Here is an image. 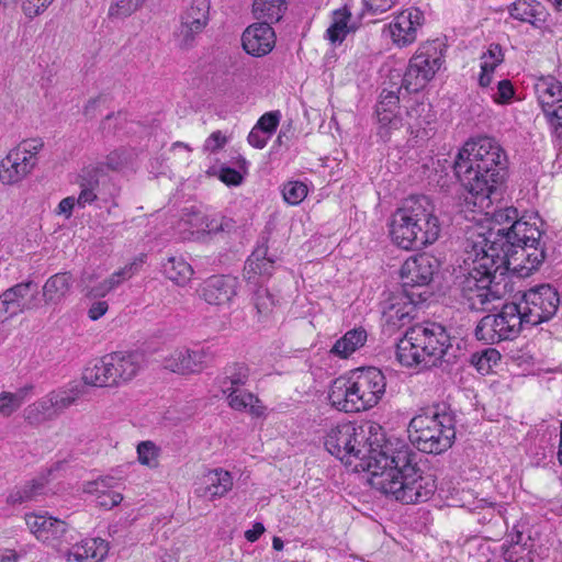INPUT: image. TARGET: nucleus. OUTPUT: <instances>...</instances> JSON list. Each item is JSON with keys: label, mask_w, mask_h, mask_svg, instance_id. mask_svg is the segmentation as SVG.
Instances as JSON below:
<instances>
[{"label": "nucleus", "mask_w": 562, "mask_h": 562, "mask_svg": "<svg viewBox=\"0 0 562 562\" xmlns=\"http://www.w3.org/2000/svg\"><path fill=\"white\" fill-rule=\"evenodd\" d=\"M143 256L133 261L130 265H126L125 267L121 268L120 270L113 272L105 281H108L109 288L114 290L117 288L123 281L131 279L135 271L137 270V267L143 263Z\"/></svg>", "instance_id": "obj_49"}, {"label": "nucleus", "mask_w": 562, "mask_h": 562, "mask_svg": "<svg viewBox=\"0 0 562 562\" xmlns=\"http://www.w3.org/2000/svg\"><path fill=\"white\" fill-rule=\"evenodd\" d=\"M125 160L123 153L114 150L106 156L104 162H99L98 165H102L103 168L106 167L110 170L116 171L124 166Z\"/></svg>", "instance_id": "obj_63"}, {"label": "nucleus", "mask_w": 562, "mask_h": 562, "mask_svg": "<svg viewBox=\"0 0 562 562\" xmlns=\"http://www.w3.org/2000/svg\"><path fill=\"white\" fill-rule=\"evenodd\" d=\"M428 112L429 110L425 103H415L407 109L404 125L407 126L411 134L417 136L420 130L430 124Z\"/></svg>", "instance_id": "obj_40"}, {"label": "nucleus", "mask_w": 562, "mask_h": 562, "mask_svg": "<svg viewBox=\"0 0 562 562\" xmlns=\"http://www.w3.org/2000/svg\"><path fill=\"white\" fill-rule=\"evenodd\" d=\"M164 274L178 285H184L193 274L192 267L182 258L171 256L162 262Z\"/></svg>", "instance_id": "obj_35"}, {"label": "nucleus", "mask_w": 562, "mask_h": 562, "mask_svg": "<svg viewBox=\"0 0 562 562\" xmlns=\"http://www.w3.org/2000/svg\"><path fill=\"white\" fill-rule=\"evenodd\" d=\"M48 480L46 476L35 477L21 486L14 487L8 495L7 502L11 505H20L25 502L36 501L46 493Z\"/></svg>", "instance_id": "obj_31"}, {"label": "nucleus", "mask_w": 562, "mask_h": 562, "mask_svg": "<svg viewBox=\"0 0 562 562\" xmlns=\"http://www.w3.org/2000/svg\"><path fill=\"white\" fill-rule=\"evenodd\" d=\"M52 2L53 0H23L22 9L25 15L33 18L43 12Z\"/></svg>", "instance_id": "obj_58"}, {"label": "nucleus", "mask_w": 562, "mask_h": 562, "mask_svg": "<svg viewBox=\"0 0 562 562\" xmlns=\"http://www.w3.org/2000/svg\"><path fill=\"white\" fill-rule=\"evenodd\" d=\"M493 221L495 226L485 232H470L465 245L472 247V241L485 239L487 245L484 250L488 255L506 257L513 265V271L528 276L538 269L546 259L542 232L539 227L519 220L515 207L495 211Z\"/></svg>", "instance_id": "obj_1"}, {"label": "nucleus", "mask_w": 562, "mask_h": 562, "mask_svg": "<svg viewBox=\"0 0 562 562\" xmlns=\"http://www.w3.org/2000/svg\"><path fill=\"white\" fill-rule=\"evenodd\" d=\"M407 431L409 441L419 451L440 454L454 442V413L446 404L434 405L414 416Z\"/></svg>", "instance_id": "obj_8"}, {"label": "nucleus", "mask_w": 562, "mask_h": 562, "mask_svg": "<svg viewBox=\"0 0 562 562\" xmlns=\"http://www.w3.org/2000/svg\"><path fill=\"white\" fill-rule=\"evenodd\" d=\"M123 501V495L117 492H108L105 494H100L97 497V503L100 507L105 509H111L114 506H117Z\"/></svg>", "instance_id": "obj_60"}, {"label": "nucleus", "mask_w": 562, "mask_h": 562, "mask_svg": "<svg viewBox=\"0 0 562 562\" xmlns=\"http://www.w3.org/2000/svg\"><path fill=\"white\" fill-rule=\"evenodd\" d=\"M367 337V331L362 327L352 328L336 340L330 349V353L346 359L366 344Z\"/></svg>", "instance_id": "obj_33"}, {"label": "nucleus", "mask_w": 562, "mask_h": 562, "mask_svg": "<svg viewBox=\"0 0 562 562\" xmlns=\"http://www.w3.org/2000/svg\"><path fill=\"white\" fill-rule=\"evenodd\" d=\"M527 327L519 304L515 302L503 305L498 314L485 315L476 325L475 337L487 345L512 340Z\"/></svg>", "instance_id": "obj_10"}, {"label": "nucleus", "mask_w": 562, "mask_h": 562, "mask_svg": "<svg viewBox=\"0 0 562 562\" xmlns=\"http://www.w3.org/2000/svg\"><path fill=\"white\" fill-rule=\"evenodd\" d=\"M441 224L426 195H412L393 213L390 222L392 241L405 250L420 249L438 240Z\"/></svg>", "instance_id": "obj_6"}, {"label": "nucleus", "mask_w": 562, "mask_h": 562, "mask_svg": "<svg viewBox=\"0 0 562 562\" xmlns=\"http://www.w3.org/2000/svg\"><path fill=\"white\" fill-rule=\"evenodd\" d=\"M191 373L200 372L206 368L215 358V352L211 347H200L189 349Z\"/></svg>", "instance_id": "obj_46"}, {"label": "nucleus", "mask_w": 562, "mask_h": 562, "mask_svg": "<svg viewBox=\"0 0 562 562\" xmlns=\"http://www.w3.org/2000/svg\"><path fill=\"white\" fill-rule=\"evenodd\" d=\"M244 50L255 57L269 54L276 46L274 37H241Z\"/></svg>", "instance_id": "obj_44"}, {"label": "nucleus", "mask_w": 562, "mask_h": 562, "mask_svg": "<svg viewBox=\"0 0 562 562\" xmlns=\"http://www.w3.org/2000/svg\"><path fill=\"white\" fill-rule=\"evenodd\" d=\"M81 394L82 390L79 385L67 390L53 391L44 400L26 408V418L33 422V415L35 413L46 414L49 409H53L55 414H59L75 404Z\"/></svg>", "instance_id": "obj_20"}, {"label": "nucleus", "mask_w": 562, "mask_h": 562, "mask_svg": "<svg viewBox=\"0 0 562 562\" xmlns=\"http://www.w3.org/2000/svg\"><path fill=\"white\" fill-rule=\"evenodd\" d=\"M453 170L474 198L475 205L488 207L502 199L507 158L494 138L483 136L467 142L458 153Z\"/></svg>", "instance_id": "obj_2"}, {"label": "nucleus", "mask_w": 562, "mask_h": 562, "mask_svg": "<svg viewBox=\"0 0 562 562\" xmlns=\"http://www.w3.org/2000/svg\"><path fill=\"white\" fill-rule=\"evenodd\" d=\"M403 87H396L395 90H387L386 88H383L379 101L375 105V111H383L386 110H400V97L398 93Z\"/></svg>", "instance_id": "obj_50"}, {"label": "nucleus", "mask_w": 562, "mask_h": 562, "mask_svg": "<svg viewBox=\"0 0 562 562\" xmlns=\"http://www.w3.org/2000/svg\"><path fill=\"white\" fill-rule=\"evenodd\" d=\"M509 12L514 19L528 22L541 32H559L558 23L549 18L546 8L536 0H517L512 4Z\"/></svg>", "instance_id": "obj_19"}, {"label": "nucleus", "mask_w": 562, "mask_h": 562, "mask_svg": "<svg viewBox=\"0 0 562 562\" xmlns=\"http://www.w3.org/2000/svg\"><path fill=\"white\" fill-rule=\"evenodd\" d=\"M187 216V222L190 223L192 227H195L198 232L206 234L231 232L235 227V222L224 216L209 217L199 211H192V213Z\"/></svg>", "instance_id": "obj_32"}, {"label": "nucleus", "mask_w": 562, "mask_h": 562, "mask_svg": "<svg viewBox=\"0 0 562 562\" xmlns=\"http://www.w3.org/2000/svg\"><path fill=\"white\" fill-rule=\"evenodd\" d=\"M74 283L71 272H58L49 277L43 285L42 297L46 305H58L69 294Z\"/></svg>", "instance_id": "obj_26"}, {"label": "nucleus", "mask_w": 562, "mask_h": 562, "mask_svg": "<svg viewBox=\"0 0 562 562\" xmlns=\"http://www.w3.org/2000/svg\"><path fill=\"white\" fill-rule=\"evenodd\" d=\"M22 393L2 392L0 394V414L8 417L18 411L23 404Z\"/></svg>", "instance_id": "obj_51"}, {"label": "nucleus", "mask_w": 562, "mask_h": 562, "mask_svg": "<svg viewBox=\"0 0 562 562\" xmlns=\"http://www.w3.org/2000/svg\"><path fill=\"white\" fill-rule=\"evenodd\" d=\"M76 200L77 205L81 209H85L87 205H90L99 200L106 201V199H104L103 196H99L98 192H92V190L85 187H80V193Z\"/></svg>", "instance_id": "obj_61"}, {"label": "nucleus", "mask_w": 562, "mask_h": 562, "mask_svg": "<svg viewBox=\"0 0 562 562\" xmlns=\"http://www.w3.org/2000/svg\"><path fill=\"white\" fill-rule=\"evenodd\" d=\"M280 122V112L271 111L265 113L256 123L254 127L260 130L262 133L268 134V137H271L276 132Z\"/></svg>", "instance_id": "obj_54"}, {"label": "nucleus", "mask_w": 562, "mask_h": 562, "mask_svg": "<svg viewBox=\"0 0 562 562\" xmlns=\"http://www.w3.org/2000/svg\"><path fill=\"white\" fill-rule=\"evenodd\" d=\"M307 186L301 181H289L283 184L282 195L290 205L300 204L307 195Z\"/></svg>", "instance_id": "obj_47"}, {"label": "nucleus", "mask_w": 562, "mask_h": 562, "mask_svg": "<svg viewBox=\"0 0 562 562\" xmlns=\"http://www.w3.org/2000/svg\"><path fill=\"white\" fill-rule=\"evenodd\" d=\"M451 347L446 327L425 322L409 327L396 345V358L406 367H437Z\"/></svg>", "instance_id": "obj_7"}, {"label": "nucleus", "mask_w": 562, "mask_h": 562, "mask_svg": "<svg viewBox=\"0 0 562 562\" xmlns=\"http://www.w3.org/2000/svg\"><path fill=\"white\" fill-rule=\"evenodd\" d=\"M326 450L341 462L355 467L357 471L373 474L378 460L389 450L381 427L376 425H358L340 423L331 426L325 437Z\"/></svg>", "instance_id": "obj_5"}, {"label": "nucleus", "mask_w": 562, "mask_h": 562, "mask_svg": "<svg viewBox=\"0 0 562 562\" xmlns=\"http://www.w3.org/2000/svg\"><path fill=\"white\" fill-rule=\"evenodd\" d=\"M224 395L226 396L228 406L235 411L247 412L255 417L265 415L266 407L251 392L243 389H224Z\"/></svg>", "instance_id": "obj_28"}, {"label": "nucleus", "mask_w": 562, "mask_h": 562, "mask_svg": "<svg viewBox=\"0 0 562 562\" xmlns=\"http://www.w3.org/2000/svg\"><path fill=\"white\" fill-rule=\"evenodd\" d=\"M108 543L99 538L75 544L67 553V562H99L108 554Z\"/></svg>", "instance_id": "obj_27"}, {"label": "nucleus", "mask_w": 562, "mask_h": 562, "mask_svg": "<svg viewBox=\"0 0 562 562\" xmlns=\"http://www.w3.org/2000/svg\"><path fill=\"white\" fill-rule=\"evenodd\" d=\"M103 177L102 165L89 166L82 169L78 183L79 187L88 188L92 192H98L99 196H102L100 186Z\"/></svg>", "instance_id": "obj_45"}, {"label": "nucleus", "mask_w": 562, "mask_h": 562, "mask_svg": "<svg viewBox=\"0 0 562 562\" xmlns=\"http://www.w3.org/2000/svg\"><path fill=\"white\" fill-rule=\"evenodd\" d=\"M239 281L231 274H217L207 278L200 286V296L211 305L229 304L237 295Z\"/></svg>", "instance_id": "obj_18"}, {"label": "nucleus", "mask_w": 562, "mask_h": 562, "mask_svg": "<svg viewBox=\"0 0 562 562\" xmlns=\"http://www.w3.org/2000/svg\"><path fill=\"white\" fill-rule=\"evenodd\" d=\"M358 29V21L352 19L349 8L345 5L333 12L331 24L325 35H348L356 33Z\"/></svg>", "instance_id": "obj_36"}, {"label": "nucleus", "mask_w": 562, "mask_h": 562, "mask_svg": "<svg viewBox=\"0 0 562 562\" xmlns=\"http://www.w3.org/2000/svg\"><path fill=\"white\" fill-rule=\"evenodd\" d=\"M160 449L153 441H142L137 446L138 461L149 468L158 465Z\"/></svg>", "instance_id": "obj_48"}, {"label": "nucleus", "mask_w": 562, "mask_h": 562, "mask_svg": "<svg viewBox=\"0 0 562 562\" xmlns=\"http://www.w3.org/2000/svg\"><path fill=\"white\" fill-rule=\"evenodd\" d=\"M27 311V306L19 304L5 290L0 294V313L8 317H14Z\"/></svg>", "instance_id": "obj_52"}, {"label": "nucleus", "mask_w": 562, "mask_h": 562, "mask_svg": "<svg viewBox=\"0 0 562 562\" xmlns=\"http://www.w3.org/2000/svg\"><path fill=\"white\" fill-rule=\"evenodd\" d=\"M191 367L188 348H177L164 358V368L175 373H191Z\"/></svg>", "instance_id": "obj_41"}, {"label": "nucleus", "mask_w": 562, "mask_h": 562, "mask_svg": "<svg viewBox=\"0 0 562 562\" xmlns=\"http://www.w3.org/2000/svg\"><path fill=\"white\" fill-rule=\"evenodd\" d=\"M412 300L407 292L398 290L391 292L382 303V317L390 330H396L411 323L419 304Z\"/></svg>", "instance_id": "obj_14"}, {"label": "nucleus", "mask_w": 562, "mask_h": 562, "mask_svg": "<svg viewBox=\"0 0 562 562\" xmlns=\"http://www.w3.org/2000/svg\"><path fill=\"white\" fill-rule=\"evenodd\" d=\"M485 239L464 247L463 272L457 277V286L464 305L472 311H488L492 304L507 293L508 272L513 265L506 257L488 255Z\"/></svg>", "instance_id": "obj_3"}, {"label": "nucleus", "mask_w": 562, "mask_h": 562, "mask_svg": "<svg viewBox=\"0 0 562 562\" xmlns=\"http://www.w3.org/2000/svg\"><path fill=\"white\" fill-rule=\"evenodd\" d=\"M285 9V0H255L252 12L256 19H263V21L250 24L241 35H276L271 24L282 18Z\"/></svg>", "instance_id": "obj_17"}, {"label": "nucleus", "mask_w": 562, "mask_h": 562, "mask_svg": "<svg viewBox=\"0 0 562 562\" xmlns=\"http://www.w3.org/2000/svg\"><path fill=\"white\" fill-rule=\"evenodd\" d=\"M349 379H350V384H351V387L350 389V393L355 395L356 397V401L355 403H357V406L359 412H364V411H368L371 407V401L368 400L367 395L364 393H362V389L359 386V384L357 383L356 379L353 378V375L351 374V372L348 374Z\"/></svg>", "instance_id": "obj_57"}, {"label": "nucleus", "mask_w": 562, "mask_h": 562, "mask_svg": "<svg viewBox=\"0 0 562 562\" xmlns=\"http://www.w3.org/2000/svg\"><path fill=\"white\" fill-rule=\"evenodd\" d=\"M378 121V135L383 142H387L394 131L404 126V119L400 110L375 111Z\"/></svg>", "instance_id": "obj_38"}, {"label": "nucleus", "mask_w": 562, "mask_h": 562, "mask_svg": "<svg viewBox=\"0 0 562 562\" xmlns=\"http://www.w3.org/2000/svg\"><path fill=\"white\" fill-rule=\"evenodd\" d=\"M255 289L251 293V305L254 306L259 322L267 321L271 317L276 306L277 300L268 288L262 284L254 285Z\"/></svg>", "instance_id": "obj_34"}, {"label": "nucleus", "mask_w": 562, "mask_h": 562, "mask_svg": "<svg viewBox=\"0 0 562 562\" xmlns=\"http://www.w3.org/2000/svg\"><path fill=\"white\" fill-rule=\"evenodd\" d=\"M351 384L348 375H341L336 378L328 391V401L330 405L345 413H359L357 403H355L356 397L350 393Z\"/></svg>", "instance_id": "obj_25"}, {"label": "nucleus", "mask_w": 562, "mask_h": 562, "mask_svg": "<svg viewBox=\"0 0 562 562\" xmlns=\"http://www.w3.org/2000/svg\"><path fill=\"white\" fill-rule=\"evenodd\" d=\"M376 462L370 484L397 502L424 503L437 490L435 475L420 468L418 453L406 446L393 449L390 445Z\"/></svg>", "instance_id": "obj_4"}, {"label": "nucleus", "mask_w": 562, "mask_h": 562, "mask_svg": "<svg viewBox=\"0 0 562 562\" xmlns=\"http://www.w3.org/2000/svg\"><path fill=\"white\" fill-rule=\"evenodd\" d=\"M535 90L541 108L552 127L562 128V83L554 77L540 78Z\"/></svg>", "instance_id": "obj_15"}, {"label": "nucleus", "mask_w": 562, "mask_h": 562, "mask_svg": "<svg viewBox=\"0 0 562 562\" xmlns=\"http://www.w3.org/2000/svg\"><path fill=\"white\" fill-rule=\"evenodd\" d=\"M446 44L440 37L427 40L419 47L417 56H423L424 59H428L431 66L439 70L445 61Z\"/></svg>", "instance_id": "obj_39"}, {"label": "nucleus", "mask_w": 562, "mask_h": 562, "mask_svg": "<svg viewBox=\"0 0 562 562\" xmlns=\"http://www.w3.org/2000/svg\"><path fill=\"white\" fill-rule=\"evenodd\" d=\"M437 71L428 59L415 55L411 58L404 75L396 74V78H402V87L406 91L417 92L434 78Z\"/></svg>", "instance_id": "obj_21"}, {"label": "nucleus", "mask_w": 562, "mask_h": 562, "mask_svg": "<svg viewBox=\"0 0 562 562\" xmlns=\"http://www.w3.org/2000/svg\"><path fill=\"white\" fill-rule=\"evenodd\" d=\"M276 260L268 256L267 245H259L248 257L244 276L249 284L257 285V277L269 278L274 271Z\"/></svg>", "instance_id": "obj_24"}, {"label": "nucleus", "mask_w": 562, "mask_h": 562, "mask_svg": "<svg viewBox=\"0 0 562 562\" xmlns=\"http://www.w3.org/2000/svg\"><path fill=\"white\" fill-rule=\"evenodd\" d=\"M481 63H486V66H491L496 69L504 60V55L501 45L491 44L486 52L481 56Z\"/></svg>", "instance_id": "obj_56"}, {"label": "nucleus", "mask_w": 562, "mask_h": 562, "mask_svg": "<svg viewBox=\"0 0 562 562\" xmlns=\"http://www.w3.org/2000/svg\"><path fill=\"white\" fill-rule=\"evenodd\" d=\"M43 148L42 138L23 139L0 161V181L11 186L26 178L37 165Z\"/></svg>", "instance_id": "obj_12"}, {"label": "nucleus", "mask_w": 562, "mask_h": 562, "mask_svg": "<svg viewBox=\"0 0 562 562\" xmlns=\"http://www.w3.org/2000/svg\"><path fill=\"white\" fill-rule=\"evenodd\" d=\"M115 483L116 482L113 476L100 477L95 481L88 482L85 486V492L95 494L98 496L100 494L112 492L111 488L114 486Z\"/></svg>", "instance_id": "obj_55"}, {"label": "nucleus", "mask_w": 562, "mask_h": 562, "mask_svg": "<svg viewBox=\"0 0 562 562\" xmlns=\"http://www.w3.org/2000/svg\"><path fill=\"white\" fill-rule=\"evenodd\" d=\"M144 357L138 352H111L94 363L87 366L82 372L85 385L97 387H117L132 381L140 371Z\"/></svg>", "instance_id": "obj_9"}, {"label": "nucleus", "mask_w": 562, "mask_h": 562, "mask_svg": "<svg viewBox=\"0 0 562 562\" xmlns=\"http://www.w3.org/2000/svg\"><path fill=\"white\" fill-rule=\"evenodd\" d=\"M205 486L196 490L199 496L215 499L223 497L233 487V477L228 471L215 469L210 471L205 476Z\"/></svg>", "instance_id": "obj_29"}, {"label": "nucleus", "mask_w": 562, "mask_h": 562, "mask_svg": "<svg viewBox=\"0 0 562 562\" xmlns=\"http://www.w3.org/2000/svg\"><path fill=\"white\" fill-rule=\"evenodd\" d=\"M351 374L371 401V407H374L385 393L386 378L383 372L375 367H364L351 371Z\"/></svg>", "instance_id": "obj_22"}, {"label": "nucleus", "mask_w": 562, "mask_h": 562, "mask_svg": "<svg viewBox=\"0 0 562 562\" xmlns=\"http://www.w3.org/2000/svg\"><path fill=\"white\" fill-rule=\"evenodd\" d=\"M142 4L139 0H114L109 9V14L116 18L127 16Z\"/></svg>", "instance_id": "obj_53"}, {"label": "nucleus", "mask_w": 562, "mask_h": 562, "mask_svg": "<svg viewBox=\"0 0 562 562\" xmlns=\"http://www.w3.org/2000/svg\"><path fill=\"white\" fill-rule=\"evenodd\" d=\"M7 291L19 304L27 306V311L36 310L40 306L38 286L32 280L16 283Z\"/></svg>", "instance_id": "obj_37"}, {"label": "nucleus", "mask_w": 562, "mask_h": 562, "mask_svg": "<svg viewBox=\"0 0 562 562\" xmlns=\"http://www.w3.org/2000/svg\"><path fill=\"white\" fill-rule=\"evenodd\" d=\"M424 15L418 9H409L401 12L389 25H383L382 35H396L405 33L411 35L423 24Z\"/></svg>", "instance_id": "obj_30"}, {"label": "nucleus", "mask_w": 562, "mask_h": 562, "mask_svg": "<svg viewBox=\"0 0 562 562\" xmlns=\"http://www.w3.org/2000/svg\"><path fill=\"white\" fill-rule=\"evenodd\" d=\"M25 522L31 532L44 543L60 548L64 542H67L68 525L63 520L45 515L27 514Z\"/></svg>", "instance_id": "obj_16"}, {"label": "nucleus", "mask_w": 562, "mask_h": 562, "mask_svg": "<svg viewBox=\"0 0 562 562\" xmlns=\"http://www.w3.org/2000/svg\"><path fill=\"white\" fill-rule=\"evenodd\" d=\"M514 95V88L509 80L504 79L497 83V93L493 97L497 103H506Z\"/></svg>", "instance_id": "obj_59"}, {"label": "nucleus", "mask_w": 562, "mask_h": 562, "mask_svg": "<svg viewBox=\"0 0 562 562\" xmlns=\"http://www.w3.org/2000/svg\"><path fill=\"white\" fill-rule=\"evenodd\" d=\"M210 20V0H192L180 16V35H198Z\"/></svg>", "instance_id": "obj_23"}, {"label": "nucleus", "mask_w": 562, "mask_h": 562, "mask_svg": "<svg viewBox=\"0 0 562 562\" xmlns=\"http://www.w3.org/2000/svg\"><path fill=\"white\" fill-rule=\"evenodd\" d=\"M220 179L227 186H239L243 181V176L233 168L222 167L220 170Z\"/></svg>", "instance_id": "obj_62"}, {"label": "nucleus", "mask_w": 562, "mask_h": 562, "mask_svg": "<svg viewBox=\"0 0 562 562\" xmlns=\"http://www.w3.org/2000/svg\"><path fill=\"white\" fill-rule=\"evenodd\" d=\"M522 318L528 327L548 322L560 305V295L550 284H540L527 290L518 303Z\"/></svg>", "instance_id": "obj_13"}, {"label": "nucleus", "mask_w": 562, "mask_h": 562, "mask_svg": "<svg viewBox=\"0 0 562 562\" xmlns=\"http://www.w3.org/2000/svg\"><path fill=\"white\" fill-rule=\"evenodd\" d=\"M249 379V368L245 363H233L225 368V376L222 381L224 389H241Z\"/></svg>", "instance_id": "obj_42"}, {"label": "nucleus", "mask_w": 562, "mask_h": 562, "mask_svg": "<svg viewBox=\"0 0 562 562\" xmlns=\"http://www.w3.org/2000/svg\"><path fill=\"white\" fill-rule=\"evenodd\" d=\"M439 268V260L428 254L408 258L401 268V290L407 292L412 300L426 302L432 294L429 284Z\"/></svg>", "instance_id": "obj_11"}, {"label": "nucleus", "mask_w": 562, "mask_h": 562, "mask_svg": "<svg viewBox=\"0 0 562 562\" xmlns=\"http://www.w3.org/2000/svg\"><path fill=\"white\" fill-rule=\"evenodd\" d=\"M501 360V353L494 348H486L471 355L470 362L482 374H487Z\"/></svg>", "instance_id": "obj_43"}, {"label": "nucleus", "mask_w": 562, "mask_h": 562, "mask_svg": "<svg viewBox=\"0 0 562 562\" xmlns=\"http://www.w3.org/2000/svg\"><path fill=\"white\" fill-rule=\"evenodd\" d=\"M270 137H268V134L262 133L260 130H257L256 127H252L248 135V143L258 149L263 148L267 145V142Z\"/></svg>", "instance_id": "obj_64"}]
</instances>
